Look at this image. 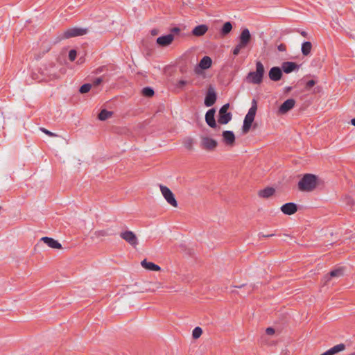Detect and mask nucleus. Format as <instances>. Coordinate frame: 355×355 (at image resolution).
<instances>
[{
	"label": "nucleus",
	"instance_id": "obj_27",
	"mask_svg": "<svg viewBox=\"0 0 355 355\" xmlns=\"http://www.w3.org/2000/svg\"><path fill=\"white\" fill-rule=\"evenodd\" d=\"M112 112L110 111H107L106 110H103L101 112L98 114V119L101 121H105L112 116Z\"/></svg>",
	"mask_w": 355,
	"mask_h": 355
},
{
	"label": "nucleus",
	"instance_id": "obj_47",
	"mask_svg": "<svg viewBox=\"0 0 355 355\" xmlns=\"http://www.w3.org/2000/svg\"><path fill=\"white\" fill-rule=\"evenodd\" d=\"M242 286H243V285L239 286H236V287H237V288H241Z\"/></svg>",
	"mask_w": 355,
	"mask_h": 355
},
{
	"label": "nucleus",
	"instance_id": "obj_10",
	"mask_svg": "<svg viewBox=\"0 0 355 355\" xmlns=\"http://www.w3.org/2000/svg\"><path fill=\"white\" fill-rule=\"evenodd\" d=\"M295 100L293 98H288L279 107L277 114L284 115L291 111L295 105Z\"/></svg>",
	"mask_w": 355,
	"mask_h": 355
},
{
	"label": "nucleus",
	"instance_id": "obj_1",
	"mask_svg": "<svg viewBox=\"0 0 355 355\" xmlns=\"http://www.w3.org/2000/svg\"><path fill=\"white\" fill-rule=\"evenodd\" d=\"M318 186V177L313 174L306 173L298 182V189L301 191H313Z\"/></svg>",
	"mask_w": 355,
	"mask_h": 355
},
{
	"label": "nucleus",
	"instance_id": "obj_20",
	"mask_svg": "<svg viewBox=\"0 0 355 355\" xmlns=\"http://www.w3.org/2000/svg\"><path fill=\"white\" fill-rule=\"evenodd\" d=\"M343 274H344V272H343V268H338L337 269L331 270L328 275H327L324 277V284H326L329 281H330L331 278L340 277L343 276Z\"/></svg>",
	"mask_w": 355,
	"mask_h": 355
},
{
	"label": "nucleus",
	"instance_id": "obj_43",
	"mask_svg": "<svg viewBox=\"0 0 355 355\" xmlns=\"http://www.w3.org/2000/svg\"><path fill=\"white\" fill-rule=\"evenodd\" d=\"M273 234H268V235H264L263 234H259V236H263V237H270V236H272Z\"/></svg>",
	"mask_w": 355,
	"mask_h": 355
},
{
	"label": "nucleus",
	"instance_id": "obj_19",
	"mask_svg": "<svg viewBox=\"0 0 355 355\" xmlns=\"http://www.w3.org/2000/svg\"><path fill=\"white\" fill-rule=\"evenodd\" d=\"M299 69V65L293 62H284L282 64V71L286 73H291Z\"/></svg>",
	"mask_w": 355,
	"mask_h": 355
},
{
	"label": "nucleus",
	"instance_id": "obj_45",
	"mask_svg": "<svg viewBox=\"0 0 355 355\" xmlns=\"http://www.w3.org/2000/svg\"><path fill=\"white\" fill-rule=\"evenodd\" d=\"M103 67H99L98 69H96V73H98L103 71Z\"/></svg>",
	"mask_w": 355,
	"mask_h": 355
},
{
	"label": "nucleus",
	"instance_id": "obj_35",
	"mask_svg": "<svg viewBox=\"0 0 355 355\" xmlns=\"http://www.w3.org/2000/svg\"><path fill=\"white\" fill-rule=\"evenodd\" d=\"M315 85V81L314 80H309L306 84V87L307 89H310Z\"/></svg>",
	"mask_w": 355,
	"mask_h": 355
},
{
	"label": "nucleus",
	"instance_id": "obj_16",
	"mask_svg": "<svg viewBox=\"0 0 355 355\" xmlns=\"http://www.w3.org/2000/svg\"><path fill=\"white\" fill-rule=\"evenodd\" d=\"M281 211L286 215H293L297 211V205L294 202H288L283 205Z\"/></svg>",
	"mask_w": 355,
	"mask_h": 355
},
{
	"label": "nucleus",
	"instance_id": "obj_7",
	"mask_svg": "<svg viewBox=\"0 0 355 355\" xmlns=\"http://www.w3.org/2000/svg\"><path fill=\"white\" fill-rule=\"evenodd\" d=\"M230 107V104L226 103L223 105L218 112V123L221 125L227 124L232 118L231 112H228L227 110Z\"/></svg>",
	"mask_w": 355,
	"mask_h": 355
},
{
	"label": "nucleus",
	"instance_id": "obj_12",
	"mask_svg": "<svg viewBox=\"0 0 355 355\" xmlns=\"http://www.w3.org/2000/svg\"><path fill=\"white\" fill-rule=\"evenodd\" d=\"M217 96L214 88L209 86L206 93L204 103L207 107L212 106L216 101Z\"/></svg>",
	"mask_w": 355,
	"mask_h": 355
},
{
	"label": "nucleus",
	"instance_id": "obj_37",
	"mask_svg": "<svg viewBox=\"0 0 355 355\" xmlns=\"http://www.w3.org/2000/svg\"><path fill=\"white\" fill-rule=\"evenodd\" d=\"M180 32V29L178 27H174L171 29V33L174 35V34H178Z\"/></svg>",
	"mask_w": 355,
	"mask_h": 355
},
{
	"label": "nucleus",
	"instance_id": "obj_6",
	"mask_svg": "<svg viewBox=\"0 0 355 355\" xmlns=\"http://www.w3.org/2000/svg\"><path fill=\"white\" fill-rule=\"evenodd\" d=\"M199 145L200 148H202V150L207 152H213L217 148L218 142L216 140L209 137L201 136Z\"/></svg>",
	"mask_w": 355,
	"mask_h": 355
},
{
	"label": "nucleus",
	"instance_id": "obj_3",
	"mask_svg": "<svg viewBox=\"0 0 355 355\" xmlns=\"http://www.w3.org/2000/svg\"><path fill=\"white\" fill-rule=\"evenodd\" d=\"M257 110V101L254 99H253L252 101V106L249 109L248 112L245 115L244 121H243L242 132L244 135L247 134L250 131L252 124L254 120Z\"/></svg>",
	"mask_w": 355,
	"mask_h": 355
},
{
	"label": "nucleus",
	"instance_id": "obj_40",
	"mask_svg": "<svg viewBox=\"0 0 355 355\" xmlns=\"http://www.w3.org/2000/svg\"><path fill=\"white\" fill-rule=\"evenodd\" d=\"M186 84H187V81L183 80H181L178 81V84H177V86H178V87H184Z\"/></svg>",
	"mask_w": 355,
	"mask_h": 355
},
{
	"label": "nucleus",
	"instance_id": "obj_14",
	"mask_svg": "<svg viewBox=\"0 0 355 355\" xmlns=\"http://www.w3.org/2000/svg\"><path fill=\"white\" fill-rule=\"evenodd\" d=\"M174 40V35L173 34H168L157 38V44L162 46L166 47L169 46Z\"/></svg>",
	"mask_w": 355,
	"mask_h": 355
},
{
	"label": "nucleus",
	"instance_id": "obj_32",
	"mask_svg": "<svg viewBox=\"0 0 355 355\" xmlns=\"http://www.w3.org/2000/svg\"><path fill=\"white\" fill-rule=\"evenodd\" d=\"M193 144V140L191 138H188L184 140V145L185 148L188 150H192Z\"/></svg>",
	"mask_w": 355,
	"mask_h": 355
},
{
	"label": "nucleus",
	"instance_id": "obj_5",
	"mask_svg": "<svg viewBox=\"0 0 355 355\" xmlns=\"http://www.w3.org/2000/svg\"><path fill=\"white\" fill-rule=\"evenodd\" d=\"M87 29L82 28H71L66 31H64L62 33L58 35V41H61L62 40L68 39L73 37L81 36L87 34Z\"/></svg>",
	"mask_w": 355,
	"mask_h": 355
},
{
	"label": "nucleus",
	"instance_id": "obj_34",
	"mask_svg": "<svg viewBox=\"0 0 355 355\" xmlns=\"http://www.w3.org/2000/svg\"><path fill=\"white\" fill-rule=\"evenodd\" d=\"M40 130L50 137H57L58 136L56 134L51 132L49 130H48L44 128H40Z\"/></svg>",
	"mask_w": 355,
	"mask_h": 355
},
{
	"label": "nucleus",
	"instance_id": "obj_22",
	"mask_svg": "<svg viewBox=\"0 0 355 355\" xmlns=\"http://www.w3.org/2000/svg\"><path fill=\"white\" fill-rule=\"evenodd\" d=\"M141 265L144 268L150 271H159L161 270V268L158 265L148 261L146 259H144L141 262Z\"/></svg>",
	"mask_w": 355,
	"mask_h": 355
},
{
	"label": "nucleus",
	"instance_id": "obj_33",
	"mask_svg": "<svg viewBox=\"0 0 355 355\" xmlns=\"http://www.w3.org/2000/svg\"><path fill=\"white\" fill-rule=\"evenodd\" d=\"M77 55V52L74 49H71L69 53V59L70 61H74Z\"/></svg>",
	"mask_w": 355,
	"mask_h": 355
},
{
	"label": "nucleus",
	"instance_id": "obj_49",
	"mask_svg": "<svg viewBox=\"0 0 355 355\" xmlns=\"http://www.w3.org/2000/svg\"><path fill=\"white\" fill-rule=\"evenodd\" d=\"M1 209V207L0 206V209Z\"/></svg>",
	"mask_w": 355,
	"mask_h": 355
},
{
	"label": "nucleus",
	"instance_id": "obj_29",
	"mask_svg": "<svg viewBox=\"0 0 355 355\" xmlns=\"http://www.w3.org/2000/svg\"><path fill=\"white\" fill-rule=\"evenodd\" d=\"M143 96L146 97H151L154 95V90L149 87H144L141 92Z\"/></svg>",
	"mask_w": 355,
	"mask_h": 355
},
{
	"label": "nucleus",
	"instance_id": "obj_8",
	"mask_svg": "<svg viewBox=\"0 0 355 355\" xmlns=\"http://www.w3.org/2000/svg\"><path fill=\"white\" fill-rule=\"evenodd\" d=\"M160 190L166 202L171 206L177 207L178 202L172 191L167 187L163 185H160Z\"/></svg>",
	"mask_w": 355,
	"mask_h": 355
},
{
	"label": "nucleus",
	"instance_id": "obj_41",
	"mask_svg": "<svg viewBox=\"0 0 355 355\" xmlns=\"http://www.w3.org/2000/svg\"><path fill=\"white\" fill-rule=\"evenodd\" d=\"M154 286L156 289L162 288H163L162 284L160 282H155L154 283Z\"/></svg>",
	"mask_w": 355,
	"mask_h": 355
},
{
	"label": "nucleus",
	"instance_id": "obj_2",
	"mask_svg": "<svg viewBox=\"0 0 355 355\" xmlns=\"http://www.w3.org/2000/svg\"><path fill=\"white\" fill-rule=\"evenodd\" d=\"M265 73L263 64L260 61L256 62V71L250 72L246 76L248 83L259 85L263 81V77Z\"/></svg>",
	"mask_w": 355,
	"mask_h": 355
},
{
	"label": "nucleus",
	"instance_id": "obj_9",
	"mask_svg": "<svg viewBox=\"0 0 355 355\" xmlns=\"http://www.w3.org/2000/svg\"><path fill=\"white\" fill-rule=\"evenodd\" d=\"M120 236L134 248L138 245V239L136 234L130 230H126L121 232Z\"/></svg>",
	"mask_w": 355,
	"mask_h": 355
},
{
	"label": "nucleus",
	"instance_id": "obj_15",
	"mask_svg": "<svg viewBox=\"0 0 355 355\" xmlns=\"http://www.w3.org/2000/svg\"><path fill=\"white\" fill-rule=\"evenodd\" d=\"M212 64V60L209 56H204L201 60L200 61L198 65L195 68V72L196 73H200V69H209Z\"/></svg>",
	"mask_w": 355,
	"mask_h": 355
},
{
	"label": "nucleus",
	"instance_id": "obj_24",
	"mask_svg": "<svg viewBox=\"0 0 355 355\" xmlns=\"http://www.w3.org/2000/svg\"><path fill=\"white\" fill-rule=\"evenodd\" d=\"M232 30V24L230 21L225 22L220 31L221 37H225L228 35Z\"/></svg>",
	"mask_w": 355,
	"mask_h": 355
},
{
	"label": "nucleus",
	"instance_id": "obj_31",
	"mask_svg": "<svg viewBox=\"0 0 355 355\" xmlns=\"http://www.w3.org/2000/svg\"><path fill=\"white\" fill-rule=\"evenodd\" d=\"M91 88H92L91 84H89V83L84 84L80 87L79 92L81 94H85V93L88 92L91 89Z\"/></svg>",
	"mask_w": 355,
	"mask_h": 355
},
{
	"label": "nucleus",
	"instance_id": "obj_13",
	"mask_svg": "<svg viewBox=\"0 0 355 355\" xmlns=\"http://www.w3.org/2000/svg\"><path fill=\"white\" fill-rule=\"evenodd\" d=\"M223 142L228 146L232 147L235 144V135L232 131L225 130L222 133Z\"/></svg>",
	"mask_w": 355,
	"mask_h": 355
},
{
	"label": "nucleus",
	"instance_id": "obj_11",
	"mask_svg": "<svg viewBox=\"0 0 355 355\" xmlns=\"http://www.w3.org/2000/svg\"><path fill=\"white\" fill-rule=\"evenodd\" d=\"M215 113L216 110L214 108L209 110L205 114V121L210 128L220 130V127L217 125L215 120Z\"/></svg>",
	"mask_w": 355,
	"mask_h": 355
},
{
	"label": "nucleus",
	"instance_id": "obj_39",
	"mask_svg": "<svg viewBox=\"0 0 355 355\" xmlns=\"http://www.w3.org/2000/svg\"><path fill=\"white\" fill-rule=\"evenodd\" d=\"M277 49L279 51H285L286 49V46L284 44H280L278 46Z\"/></svg>",
	"mask_w": 355,
	"mask_h": 355
},
{
	"label": "nucleus",
	"instance_id": "obj_18",
	"mask_svg": "<svg viewBox=\"0 0 355 355\" xmlns=\"http://www.w3.org/2000/svg\"><path fill=\"white\" fill-rule=\"evenodd\" d=\"M41 241L46 244L49 248L53 249H61L62 245L53 238L44 236L41 239Z\"/></svg>",
	"mask_w": 355,
	"mask_h": 355
},
{
	"label": "nucleus",
	"instance_id": "obj_28",
	"mask_svg": "<svg viewBox=\"0 0 355 355\" xmlns=\"http://www.w3.org/2000/svg\"><path fill=\"white\" fill-rule=\"evenodd\" d=\"M94 235L96 238L100 239L101 237L107 236L110 235L109 232L106 230H97L95 231L94 233Z\"/></svg>",
	"mask_w": 355,
	"mask_h": 355
},
{
	"label": "nucleus",
	"instance_id": "obj_17",
	"mask_svg": "<svg viewBox=\"0 0 355 355\" xmlns=\"http://www.w3.org/2000/svg\"><path fill=\"white\" fill-rule=\"evenodd\" d=\"M268 76L272 81H278L282 77V71L278 67H273L269 71Z\"/></svg>",
	"mask_w": 355,
	"mask_h": 355
},
{
	"label": "nucleus",
	"instance_id": "obj_23",
	"mask_svg": "<svg viewBox=\"0 0 355 355\" xmlns=\"http://www.w3.org/2000/svg\"><path fill=\"white\" fill-rule=\"evenodd\" d=\"M345 345L343 343L336 345L320 355H334L345 350Z\"/></svg>",
	"mask_w": 355,
	"mask_h": 355
},
{
	"label": "nucleus",
	"instance_id": "obj_21",
	"mask_svg": "<svg viewBox=\"0 0 355 355\" xmlns=\"http://www.w3.org/2000/svg\"><path fill=\"white\" fill-rule=\"evenodd\" d=\"M208 31V26L205 24H201L196 26L192 30V34L196 37L204 35Z\"/></svg>",
	"mask_w": 355,
	"mask_h": 355
},
{
	"label": "nucleus",
	"instance_id": "obj_36",
	"mask_svg": "<svg viewBox=\"0 0 355 355\" xmlns=\"http://www.w3.org/2000/svg\"><path fill=\"white\" fill-rule=\"evenodd\" d=\"M102 82H103V78H102V77L97 78H96V79L94 80V82H93V85H94V86H98V85H99Z\"/></svg>",
	"mask_w": 355,
	"mask_h": 355
},
{
	"label": "nucleus",
	"instance_id": "obj_42",
	"mask_svg": "<svg viewBox=\"0 0 355 355\" xmlns=\"http://www.w3.org/2000/svg\"><path fill=\"white\" fill-rule=\"evenodd\" d=\"M150 33L152 35H157L159 33V30L156 28L152 29Z\"/></svg>",
	"mask_w": 355,
	"mask_h": 355
},
{
	"label": "nucleus",
	"instance_id": "obj_4",
	"mask_svg": "<svg viewBox=\"0 0 355 355\" xmlns=\"http://www.w3.org/2000/svg\"><path fill=\"white\" fill-rule=\"evenodd\" d=\"M239 42L238 44L235 46L232 51L234 55H239L241 50L246 48L252 40L251 34L248 28L242 30L239 37Z\"/></svg>",
	"mask_w": 355,
	"mask_h": 355
},
{
	"label": "nucleus",
	"instance_id": "obj_46",
	"mask_svg": "<svg viewBox=\"0 0 355 355\" xmlns=\"http://www.w3.org/2000/svg\"><path fill=\"white\" fill-rule=\"evenodd\" d=\"M351 123H352L353 125H354V126H355V119H352L351 120Z\"/></svg>",
	"mask_w": 355,
	"mask_h": 355
},
{
	"label": "nucleus",
	"instance_id": "obj_38",
	"mask_svg": "<svg viewBox=\"0 0 355 355\" xmlns=\"http://www.w3.org/2000/svg\"><path fill=\"white\" fill-rule=\"evenodd\" d=\"M266 333L268 335H273L275 334V329L272 327H268L266 330Z\"/></svg>",
	"mask_w": 355,
	"mask_h": 355
},
{
	"label": "nucleus",
	"instance_id": "obj_26",
	"mask_svg": "<svg viewBox=\"0 0 355 355\" xmlns=\"http://www.w3.org/2000/svg\"><path fill=\"white\" fill-rule=\"evenodd\" d=\"M312 44L310 42H304L302 44V53L304 56H308L311 51Z\"/></svg>",
	"mask_w": 355,
	"mask_h": 355
},
{
	"label": "nucleus",
	"instance_id": "obj_48",
	"mask_svg": "<svg viewBox=\"0 0 355 355\" xmlns=\"http://www.w3.org/2000/svg\"><path fill=\"white\" fill-rule=\"evenodd\" d=\"M351 355H355V354H351Z\"/></svg>",
	"mask_w": 355,
	"mask_h": 355
},
{
	"label": "nucleus",
	"instance_id": "obj_25",
	"mask_svg": "<svg viewBox=\"0 0 355 355\" xmlns=\"http://www.w3.org/2000/svg\"><path fill=\"white\" fill-rule=\"evenodd\" d=\"M275 189L272 187H267L259 191V196L261 198H268L275 193Z\"/></svg>",
	"mask_w": 355,
	"mask_h": 355
},
{
	"label": "nucleus",
	"instance_id": "obj_30",
	"mask_svg": "<svg viewBox=\"0 0 355 355\" xmlns=\"http://www.w3.org/2000/svg\"><path fill=\"white\" fill-rule=\"evenodd\" d=\"M202 329L199 327H196L193 330L192 336L193 338L197 339V338H200V336L202 335Z\"/></svg>",
	"mask_w": 355,
	"mask_h": 355
},
{
	"label": "nucleus",
	"instance_id": "obj_44",
	"mask_svg": "<svg viewBox=\"0 0 355 355\" xmlns=\"http://www.w3.org/2000/svg\"><path fill=\"white\" fill-rule=\"evenodd\" d=\"M300 34L305 37L307 36V33L306 31H302Z\"/></svg>",
	"mask_w": 355,
	"mask_h": 355
}]
</instances>
